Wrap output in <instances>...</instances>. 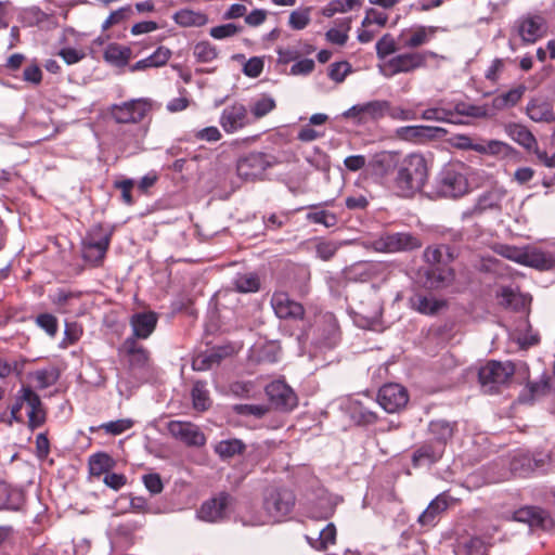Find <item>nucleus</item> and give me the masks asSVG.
Returning <instances> with one entry per match:
<instances>
[{
    "instance_id": "nucleus-1",
    "label": "nucleus",
    "mask_w": 555,
    "mask_h": 555,
    "mask_svg": "<svg viewBox=\"0 0 555 555\" xmlns=\"http://www.w3.org/2000/svg\"><path fill=\"white\" fill-rule=\"evenodd\" d=\"M460 256V250L450 244L428 245L423 251V260L428 266L425 279L433 289L450 286L455 280V270L451 266Z\"/></svg>"
},
{
    "instance_id": "nucleus-2",
    "label": "nucleus",
    "mask_w": 555,
    "mask_h": 555,
    "mask_svg": "<svg viewBox=\"0 0 555 555\" xmlns=\"http://www.w3.org/2000/svg\"><path fill=\"white\" fill-rule=\"evenodd\" d=\"M438 30L437 26L415 24L400 30L397 39L391 34H385L375 44L379 63L389 60L401 49H418L427 46L436 37Z\"/></svg>"
},
{
    "instance_id": "nucleus-3",
    "label": "nucleus",
    "mask_w": 555,
    "mask_h": 555,
    "mask_svg": "<svg viewBox=\"0 0 555 555\" xmlns=\"http://www.w3.org/2000/svg\"><path fill=\"white\" fill-rule=\"evenodd\" d=\"M428 176L429 169L425 157L420 153H411L399 162L393 188L399 196L413 197L423 190Z\"/></svg>"
},
{
    "instance_id": "nucleus-4",
    "label": "nucleus",
    "mask_w": 555,
    "mask_h": 555,
    "mask_svg": "<svg viewBox=\"0 0 555 555\" xmlns=\"http://www.w3.org/2000/svg\"><path fill=\"white\" fill-rule=\"evenodd\" d=\"M401 49L389 60L378 63V70L385 78H392L401 74H412L425 68L430 60L438 59V54L430 50Z\"/></svg>"
},
{
    "instance_id": "nucleus-5",
    "label": "nucleus",
    "mask_w": 555,
    "mask_h": 555,
    "mask_svg": "<svg viewBox=\"0 0 555 555\" xmlns=\"http://www.w3.org/2000/svg\"><path fill=\"white\" fill-rule=\"evenodd\" d=\"M296 495L287 487H271L266 491L263 498L264 517H257L250 521L253 526H261L268 522H281L285 520L294 511Z\"/></svg>"
},
{
    "instance_id": "nucleus-6",
    "label": "nucleus",
    "mask_w": 555,
    "mask_h": 555,
    "mask_svg": "<svg viewBox=\"0 0 555 555\" xmlns=\"http://www.w3.org/2000/svg\"><path fill=\"white\" fill-rule=\"evenodd\" d=\"M114 228L98 222L93 224L81 240L80 250L82 260L91 268H100L104 264L109 249Z\"/></svg>"
},
{
    "instance_id": "nucleus-7",
    "label": "nucleus",
    "mask_w": 555,
    "mask_h": 555,
    "mask_svg": "<svg viewBox=\"0 0 555 555\" xmlns=\"http://www.w3.org/2000/svg\"><path fill=\"white\" fill-rule=\"evenodd\" d=\"M24 404L27 408V427L31 431L42 427L47 423L48 412L39 395L29 386H23L20 389L15 398V402L11 406V417L16 423H24V418L21 413Z\"/></svg>"
},
{
    "instance_id": "nucleus-8",
    "label": "nucleus",
    "mask_w": 555,
    "mask_h": 555,
    "mask_svg": "<svg viewBox=\"0 0 555 555\" xmlns=\"http://www.w3.org/2000/svg\"><path fill=\"white\" fill-rule=\"evenodd\" d=\"M279 164V158L272 153L250 151L237 158L235 169L241 180L256 182L264 180L268 172Z\"/></svg>"
},
{
    "instance_id": "nucleus-9",
    "label": "nucleus",
    "mask_w": 555,
    "mask_h": 555,
    "mask_svg": "<svg viewBox=\"0 0 555 555\" xmlns=\"http://www.w3.org/2000/svg\"><path fill=\"white\" fill-rule=\"evenodd\" d=\"M469 167L462 162L447 164L437 180V191L443 197L459 198L469 192Z\"/></svg>"
},
{
    "instance_id": "nucleus-10",
    "label": "nucleus",
    "mask_w": 555,
    "mask_h": 555,
    "mask_svg": "<svg viewBox=\"0 0 555 555\" xmlns=\"http://www.w3.org/2000/svg\"><path fill=\"white\" fill-rule=\"evenodd\" d=\"M516 373L512 361L489 360L478 370V380L486 392L499 393L503 387L509 386Z\"/></svg>"
},
{
    "instance_id": "nucleus-11",
    "label": "nucleus",
    "mask_w": 555,
    "mask_h": 555,
    "mask_svg": "<svg viewBox=\"0 0 555 555\" xmlns=\"http://www.w3.org/2000/svg\"><path fill=\"white\" fill-rule=\"evenodd\" d=\"M154 103L149 98H139L113 104L108 107V116L119 125H138L149 117Z\"/></svg>"
},
{
    "instance_id": "nucleus-12",
    "label": "nucleus",
    "mask_w": 555,
    "mask_h": 555,
    "mask_svg": "<svg viewBox=\"0 0 555 555\" xmlns=\"http://www.w3.org/2000/svg\"><path fill=\"white\" fill-rule=\"evenodd\" d=\"M512 30L520 38L522 44H533L548 33L547 20L541 12H527L514 23Z\"/></svg>"
},
{
    "instance_id": "nucleus-13",
    "label": "nucleus",
    "mask_w": 555,
    "mask_h": 555,
    "mask_svg": "<svg viewBox=\"0 0 555 555\" xmlns=\"http://www.w3.org/2000/svg\"><path fill=\"white\" fill-rule=\"evenodd\" d=\"M495 253L503 258L512 260L516 263L530 266L538 269H550L555 262L550 253L538 249L527 250L512 245H500L495 248Z\"/></svg>"
},
{
    "instance_id": "nucleus-14",
    "label": "nucleus",
    "mask_w": 555,
    "mask_h": 555,
    "mask_svg": "<svg viewBox=\"0 0 555 555\" xmlns=\"http://www.w3.org/2000/svg\"><path fill=\"white\" fill-rule=\"evenodd\" d=\"M410 400L408 389L398 383H386L377 391L376 401L387 413L403 411Z\"/></svg>"
},
{
    "instance_id": "nucleus-15",
    "label": "nucleus",
    "mask_w": 555,
    "mask_h": 555,
    "mask_svg": "<svg viewBox=\"0 0 555 555\" xmlns=\"http://www.w3.org/2000/svg\"><path fill=\"white\" fill-rule=\"evenodd\" d=\"M219 125L228 134L236 133L253 125L248 107L241 102L227 105L219 117Z\"/></svg>"
},
{
    "instance_id": "nucleus-16",
    "label": "nucleus",
    "mask_w": 555,
    "mask_h": 555,
    "mask_svg": "<svg viewBox=\"0 0 555 555\" xmlns=\"http://www.w3.org/2000/svg\"><path fill=\"white\" fill-rule=\"evenodd\" d=\"M270 305L280 320L302 321L305 319L306 309L304 305L291 298L285 291H275L272 294Z\"/></svg>"
},
{
    "instance_id": "nucleus-17",
    "label": "nucleus",
    "mask_w": 555,
    "mask_h": 555,
    "mask_svg": "<svg viewBox=\"0 0 555 555\" xmlns=\"http://www.w3.org/2000/svg\"><path fill=\"white\" fill-rule=\"evenodd\" d=\"M270 403L280 411L288 412L298 405V398L295 391L284 379H275L264 388Z\"/></svg>"
},
{
    "instance_id": "nucleus-18",
    "label": "nucleus",
    "mask_w": 555,
    "mask_h": 555,
    "mask_svg": "<svg viewBox=\"0 0 555 555\" xmlns=\"http://www.w3.org/2000/svg\"><path fill=\"white\" fill-rule=\"evenodd\" d=\"M168 433L188 447L201 448L206 444V436L199 426L188 421H170L167 424Z\"/></svg>"
},
{
    "instance_id": "nucleus-19",
    "label": "nucleus",
    "mask_w": 555,
    "mask_h": 555,
    "mask_svg": "<svg viewBox=\"0 0 555 555\" xmlns=\"http://www.w3.org/2000/svg\"><path fill=\"white\" fill-rule=\"evenodd\" d=\"M517 521L528 524L531 529L548 531L555 528L551 514L539 506H522L514 512Z\"/></svg>"
},
{
    "instance_id": "nucleus-20",
    "label": "nucleus",
    "mask_w": 555,
    "mask_h": 555,
    "mask_svg": "<svg viewBox=\"0 0 555 555\" xmlns=\"http://www.w3.org/2000/svg\"><path fill=\"white\" fill-rule=\"evenodd\" d=\"M231 502L232 496L228 492H219L201 505L197 512L198 517L208 522L223 520Z\"/></svg>"
},
{
    "instance_id": "nucleus-21",
    "label": "nucleus",
    "mask_w": 555,
    "mask_h": 555,
    "mask_svg": "<svg viewBox=\"0 0 555 555\" xmlns=\"http://www.w3.org/2000/svg\"><path fill=\"white\" fill-rule=\"evenodd\" d=\"M379 244L386 253L411 251L422 247V240L409 232H397L383 235Z\"/></svg>"
},
{
    "instance_id": "nucleus-22",
    "label": "nucleus",
    "mask_w": 555,
    "mask_h": 555,
    "mask_svg": "<svg viewBox=\"0 0 555 555\" xmlns=\"http://www.w3.org/2000/svg\"><path fill=\"white\" fill-rule=\"evenodd\" d=\"M158 323V314L155 311H143L133 313L129 319L132 330L131 336L135 340L147 339L155 331Z\"/></svg>"
},
{
    "instance_id": "nucleus-23",
    "label": "nucleus",
    "mask_w": 555,
    "mask_h": 555,
    "mask_svg": "<svg viewBox=\"0 0 555 555\" xmlns=\"http://www.w3.org/2000/svg\"><path fill=\"white\" fill-rule=\"evenodd\" d=\"M454 500L449 491H443L430 501L426 509L420 515L418 522L423 527L433 528L437 525L439 516L448 509Z\"/></svg>"
},
{
    "instance_id": "nucleus-24",
    "label": "nucleus",
    "mask_w": 555,
    "mask_h": 555,
    "mask_svg": "<svg viewBox=\"0 0 555 555\" xmlns=\"http://www.w3.org/2000/svg\"><path fill=\"white\" fill-rule=\"evenodd\" d=\"M410 307L424 315H435L448 307V300L437 298L431 294L415 293L410 298Z\"/></svg>"
},
{
    "instance_id": "nucleus-25",
    "label": "nucleus",
    "mask_w": 555,
    "mask_h": 555,
    "mask_svg": "<svg viewBox=\"0 0 555 555\" xmlns=\"http://www.w3.org/2000/svg\"><path fill=\"white\" fill-rule=\"evenodd\" d=\"M505 191L493 188L480 194L472 208V215H482L488 211L500 212Z\"/></svg>"
},
{
    "instance_id": "nucleus-26",
    "label": "nucleus",
    "mask_w": 555,
    "mask_h": 555,
    "mask_svg": "<svg viewBox=\"0 0 555 555\" xmlns=\"http://www.w3.org/2000/svg\"><path fill=\"white\" fill-rule=\"evenodd\" d=\"M428 431L431 441L441 446L446 450L447 444L453 439L457 433V422L447 420H434L428 424Z\"/></svg>"
},
{
    "instance_id": "nucleus-27",
    "label": "nucleus",
    "mask_w": 555,
    "mask_h": 555,
    "mask_svg": "<svg viewBox=\"0 0 555 555\" xmlns=\"http://www.w3.org/2000/svg\"><path fill=\"white\" fill-rule=\"evenodd\" d=\"M119 353L128 358L131 367H144L150 361V352L134 338H126L119 348Z\"/></svg>"
},
{
    "instance_id": "nucleus-28",
    "label": "nucleus",
    "mask_w": 555,
    "mask_h": 555,
    "mask_svg": "<svg viewBox=\"0 0 555 555\" xmlns=\"http://www.w3.org/2000/svg\"><path fill=\"white\" fill-rule=\"evenodd\" d=\"M491 537L473 535L455 546L456 555H489L492 547Z\"/></svg>"
},
{
    "instance_id": "nucleus-29",
    "label": "nucleus",
    "mask_w": 555,
    "mask_h": 555,
    "mask_svg": "<svg viewBox=\"0 0 555 555\" xmlns=\"http://www.w3.org/2000/svg\"><path fill=\"white\" fill-rule=\"evenodd\" d=\"M444 451L441 446L436 444L434 441H425L413 452L412 464L414 467H417L424 464L437 463L442 457Z\"/></svg>"
},
{
    "instance_id": "nucleus-30",
    "label": "nucleus",
    "mask_w": 555,
    "mask_h": 555,
    "mask_svg": "<svg viewBox=\"0 0 555 555\" xmlns=\"http://www.w3.org/2000/svg\"><path fill=\"white\" fill-rule=\"evenodd\" d=\"M131 57V48L117 42L108 43L103 51V60L107 64L118 68L127 66Z\"/></svg>"
},
{
    "instance_id": "nucleus-31",
    "label": "nucleus",
    "mask_w": 555,
    "mask_h": 555,
    "mask_svg": "<svg viewBox=\"0 0 555 555\" xmlns=\"http://www.w3.org/2000/svg\"><path fill=\"white\" fill-rule=\"evenodd\" d=\"M335 507L331 504V500L324 490L320 489V493L315 500H309L307 513L310 518L315 520H326L334 515Z\"/></svg>"
},
{
    "instance_id": "nucleus-32",
    "label": "nucleus",
    "mask_w": 555,
    "mask_h": 555,
    "mask_svg": "<svg viewBox=\"0 0 555 555\" xmlns=\"http://www.w3.org/2000/svg\"><path fill=\"white\" fill-rule=\"evenodd\" d=\"M399 162L398 155L395 153L383 152L377 154L371 163L373 175L384 180L395 170H398Z\"/></svg>"
},
{
    "instance_id": "nucleus-33",
    "label": "nucleus",
    "mask_w": 555,
    "mask_h": 555,
    "mask_svg": "<svg viewBox=\"0 0 555 555\" xmlns=\"http://www.w3.org/2000/svg\"><path fill=\"white\" fill-rule=\"evenodd\" d=\"M116 466V461L106 452H96L88 459V470L91 478L105 476Z\"/></svg>"
},
{
    "instance_id": "nucleus-34",
    "label": "nucleus",
    "mask_w": 555,
    "mask_h": 555,
    "mask_svg": "<svg viewBox=\"0 0 555 555\" xmlns=\"http://www.w3.org/2000/svg\"><path fill=\"white\" fill-rule=\"evenodd\" d=\"M528 117L535 122L555 121L553 105L541 99H532L527 105Z\"/></svg>"
},
{
    "instance_id": "nucleus-35",
    "label": "nucleus",
    "mask_w": 555,
    "mask_h": 555,
    "mask_svg": "<svg viewBox=\"0 0 555 555\" xmlns=\"http://www.w3.org/2000/svg\"><path fill=\"white\" fill-rule=\"evenodd\" d=\"M276 108V101L275 99L268 93H261L257 98H255L249 106L248 112L249 116L253 120V124L259 119H262L267 115H269L271 112H273Z\"/></svg>"
},
{
    "instance_id": "nucleus-36",
    "label": "nucleus",
    "mask_w": 555,
    "mask_h": 555,
    "mask_svg": "<svg viewBox=\"0 0 555 555\" xmlns=\"http://www.w3.org/2000/svg\"><path fill=\"white\" fill-rule=\"evenodd\" d=\"M349 416L358 426L374 425L378 421V414L369 409L361 400H353L349 405Z\"/></svg>"
},
{
    "instance_id": "nucleus-37",
    "label": "nucleus",
    "mask_w": 555,
    "mask_h": 555,
    "mask_svg": "<svg viewBox=\"0 0 555 555\" xmlns=\"http://www.w3.org/2000/svg\"><path fill=\"white\" fill-rule=\"evenodd\" d=\"M171 57V51L166 47H158L151 55L138 61L131 66L132 72L145 70L152 67H160L167 64Z\"/></svg>"
},
{
    "instance_id": "nucleus-38",
    "label": "nucleus",
    "mask_w": 555,
    "mask_h": 555,
    "mask_svg": "<svg viewBox=\"0 0 555 555\" xmlns=\"http://www.w3.org/2000/svg\"><path fill=\"white\" fill-rule=\"evenodd\" d=\"M525 92V85H518L517 87L494 96L492 100V105L496 109L514 107L521 100Z\"/></svg>"
},
{
    "instance_id": "nucleus-39",
    "label": "nucleus",
    "mask_w": 555,
    "mask_h": 555,
    "mask_svg": "<svg viewBox=\"0 0 555 555\" xmlns=\"http://www.w3.org/2000/svg\"><path fill=\"white\" fill-rule=\"evenodd\" d=\"M507 134L519 145L524 146L527 150H531L537 145V140L532 132L524 125L520 124H509L506 126Z\"/></svg>"
},
{
    "instance_id": "nucleus-40",
    "label": "nucleus",
    "mask_w": 555,
    "mask_h": 555,
    "mask_svg": "<svg viewBox=\"0 0 555 555\" xmlns=\"http://www.w3.org/2000/svg\"><path fill=\"white\" fill-rule=\"evenodd\" d=\"M214 451L221 460H229L235 455H242L246 451V446L240 439H227L219 441L214 447Z\"/></svg>"
},
{
    "instance_id": "nucleus-41",
    "label": "nucleus",
    "mask_w": 555,
    "mask_h": 555,
    "mask_svg": "<svg viewBox=\"0 0 555 555\" xmlns=\"http://www.w3.org/2000/svg\"><path fill=\"white\" fill-rule=\"evenodd\" d=\"M192 405L198 412L207 411L211 405L209 391L206 388V382L196 380L191 390Z\"/></svg>"
},
{
    "instance_id": "nucleus-42",
    "label": "nucleus",
    "mask_w": 555,
    "mask_h": 555,
    "mask_svg": "<svg viewBox=\"0 0 555 555\" xmlns=\"http://www.w3.org/2000/svg\"><path fill=\"white\" fill-rule=\"evenodd\" d=\"M175 22L182 27H198L207 23V15L189 9H182L175 13Z\"/></svg>"
},
{
    "instance_id": "nucleus-43",
    "label": "nucleus",
    "mask_w": 555,
    "mask_h": 555,
    "mask_svg": "<svg viewBox=\"0 0 555 555\" xmlns=\"http://www.w3.org/2000/svg\"><path fill=\"white\" fill-rule=\"evenodd\" d=\"M336 527L334 524H328L326 527L319 533L317 538L307 537V541L311 547L317 551H325L330 545L335 544L336 542Z\"/></svg>"
},
{
    "instance_id": "nucleus-44",
    "label": "nucleus",
    "mask_w": 555,
    "mask_h": 555,
    "mask_svg": "<svg viewBox=\"0 0 555 555\" xmlns=\"http://www.w3.org/2000/svg\"><path fill=\"white\" fill-rule=\"evenodd\" d=\"M224 354V347H219L208 354H199L192 361V369L194 371H207L211 369L214 364L220 363Z\"/></svg>"
},
{
    "instance_id": "nucleus-45",
    "label": "nucleus",
    "mask_w": 555,
    "mask_h": 555,
    "mask_svg": "<svg viewBox=\"0 0 555 555\" xmlns=\"http://www.w3.org/2000/svg\"><path fill=\"white\" fill-rule=\"evenodd\" d=\"M260 286V278L255 272L238 274L234 280V287L238 293H256Z\"/></svg>"
},
{
    "instance_id": "nucleus-46",
    "label": "nucleus",
    "mask_w": 555,
    "mask_h": 555,
    "mask_svg": "<svg viewBox=\"0 0 555 555\" xmlns=\"http://www.w3.org/2000/svg\"><path fill=\"white\" fill-rule=\"evenodd\" d=\"M362 105L367 122L377 121L387 115L389 101L374 100L363 103Z\"/></svg>"
},
{
    "instance_id": "nucleus-47",
    "label": "nucleus",
    "mask_w": 555,
    "mask_h": 555,
    "mask_svg": "<svg viewBox=\"0 0 555 555\" xmlns=\"http://www.w3.org/2000/svg\"><path fill=\"white\" fill-rule=\"evenodd\" d=\"M433 130V128L427 126H404L397 129V135L398 138L411 141V142H421L422 139L429 135V132Z\"/></svg>"
},
{
    "instance_id": "nucleus-48",
    "label": "nucleus",
    "mask_w": 555,
    "mask_h": 555,
    "mask_svg": "<svg viewBox=\"0 0 555 555\" xmlns=\"http://www.w3.org/2000/svg\"><path fill=\"white\" fill-rule=\"evenodd\" d=\"M218 50L211 42L204 40L194 46L193 55L198 63H210L218 57Z\"/></svg>"
},
{
    "instance_id": "nucleus-49",
    "label": "nucleus",
    "mask_w": 555,
    "mask_h": 555,
    "mask_svg": "<svg viewBox=\"0 0 555 555\" xmlns=\"http://www.w3.org/2000/svg\"><path fill=\"white\" fill-rule=\"evenodd\" d=\"M83 335V327L78 322H66L64 330V337L60 343V348L67 349L76 345Z\"/></svg>"
},
{
    "instance_id": "nucleus-50",
    "label": "nucleus",
    "mask_w": 555,
    "mask_h": 555,
    "mask_svg": "<svg viewBox=\"0 0 555 555\" xmlns=\"http://www.w3.org/2000/svg\"><path fill=\"white\" fill-rule=\"evenodd\" d=\"M351 28V18H344L338 27L331 28L326 31V39L334 44L344 46L348 40V31Z\"/></svg>"
},
{
    "instance_id": "nucleus-51",
    "label": "nucleus",
    "mask_w": 555,
    "mask_h": 555,
    "mask_svg": "<svg viewBox=\"0 0 555 555\" xmlns=\"http://www.w3.org/2000/svg\"><path fill=\"white\" fill-rule=\"evenodd\" d=\"M479 106L467 104L465 102H459L453 106V108H451V114L454 115L452 117L451 124H463V117H476L479 115Z\"/></svg>"
},
{
    "instance_id": "nucleus-52",
    "label": "nucleus",
    "mask_w": 555,
    "mask_h": 555,
    "mask_svg": "<svg viewBox=\"0 0 555 555\" xmlns=\"http://www.w3.org/2000/svg\"><path fill=\"white\" fill-rule=\"evenodd\" d=\"M454 115L451 114L450 107H443L441 105H437L434 107L426 108L418 115V118L425 120H434V121H442L451 124L452 117Z\"/></svg>"
},
{
    "instance_id": "nucleus-53",
    "label": "nucleus",
    "mask_w": 555,
    "mask_h": 555,
    "mask_svg": "<svg viewBox=\"0 0 555 555\" xmlns=\"http://www.w3.org/2000/svg\"><path fill=\"white\" fill-rule=\"evenodd\" d=\"M311 8H300L294 10L288 17V25L294 30H301L306 28L311 21Z\"/></svg>"
},
{
    "instance_id": "nucleus-54",
    "label": "nucleus",
    "mask_w": 555,
    "mask_h": 555,
    "mask_svg": "<svg viewBox=\"0 0 555 555\" xmlns=\"http://www.w3.org/2000/svg\"><path fill=\"white\" fill-rule=\"evenodd\" d=\"M113 188L120 191V199L127 206H132L135 203V199L132 195V191L134 188V180L126 178L121 180H116L113 183Z\"/></svg>"
},
{
    "instance_id": "nucleus-55",
    "label": "nucleus",
    "mask_w": 555,
    "mask_h": 555,
    "mask_svg": "<svg viewBox=\"0 0 555 555\" xmlns=\"http://www.w3.org/2000/svg\"><path fill=\"white\" fill-rule=\"evenodd\" d=\"M132 14V9L130 5L121 7L115 11H113L108 17L104 21L102 25L103 30H107L111 27L121 24L125 21L129 20Z\"/></svg>"
},
{
    "instance_id": "nucleus-56",
    "label": "nucleus",
    "mask_w": 555,
    "mask_h": 555,
    "mask_svg": "<svg viewBox=\"0 0 555 555\" xmlns=\"http://www.w3.org/2000/svg\"><path fill=\"white\" fill-rule=\"evenodd\" d=\"M339 245L333 241H326L324 238L315 240V251L320 259L324 261L331 260L337 253Z\"/></svg>"
},
{
    "instance_id": "nucleus-57",
    "label": "nucleus",
    "mask_w": 555,
    "mask_h": 555,
    "mask_svg": "<svg viewBox=\"0 0 555 555\" xmlns=\"http://www.w3.org/2000/svg\"><path fill=\"white\" fill-rule=\"evenodd\" d=\"M242 26L233 24V23H227L222 25H218L215 27H211L209 30V35L217 40H222L225 38H231L236 36L242 31Z\"/></svg>"
},
{
    "instance_id": "nucleus-58",
    "label": "nucleus",
    "mask_w": 555,
    "mask_h": 555,
    "mask_svg": "<svg viewBox=\"0 0 555 555\" xmlns=\"http://www.w3.org/2000/svg\"><path fill=\"white\" fill-rule=\"evenodd\" d=\"M35 322L49 336L54 337L57 334L59 321L53 314L48 312L40 313L36 317Z\"/></svg>"
},
{
    "instance_id": "nucleus-59",
    "label": "nucleus",
    "mask_w": 555,
    "mask_h": 555,
    "mask_svg": "<svg viewBox=\"0 0 555 555\" xmlns=\"http://www.w3.org/2000/svg\"><path fill=\"white\" fill-rule=\"evenodd\" d=\"M350 73L351 65L347 61L335 62L328 67V77L336 83L343 82Z\"/></svg>"
},
{
    "instance_id": "nucleus-60",
    "label": "nucleus",
    "mask_w": 555,
    "mask_h": 555,
    "mask_svg": "<svg viewBox=\"0 0 555 555\" xmlns=\"http://www.w3.org/2000/svg\"><path fill=\"white\" fill-rule=\"evenodd\" d=\"M380 30V28L375 27V25L363 18L361 26L358 28L357 38L361 43H369L374 40Z\"/></svg>"
},
{
    "instance_id": "nucleus-61",
    "label": "nucleus",
    "mask_w": 555,
    "mask_h": 555,
    "mask_svg": "<svg viewBox=\"0 0 555 555\" xmlns=\"http://www.w3.org/2000/svg\"><path fill=\"white\" fill-rule=\"evenodd\" d=\"M43 74L36 61L28 64L23 72V80L35 86H39L42 82Z\"/></svg>"
},
{
    "instance_id": "nucleus-62",
    "label": "nucleus",
    "mask_w": 555,
    "mask_h": 555,
    "mask_svg": "<svg viewBox=\"0 0 555 555\" xmlns=\"http://www.w3.org/2000/svg\"><path fill=\"white\" fill-rule=\"evenodd\" d=\"M308 218L312 222L319 223V224H323L326 228L334 227L337 223L336 215L331 212V211L324 210V209H320V210H315L313 212H310L308 215Z\"/></svg>"
},
{
    "instance_id": "nucleus-63",
    "label": "nucleus",
    "mask_w": 555,
    "mask_h": 555,
    "mask_svg": "<svg viewBox=\"0 0 555 555\" xmlns=\"http://www.w3.org/2000/svg\"><path fill=\"white\" fill-rule=\"evenodd\" d=\"M132 426L133 422L131 420H117L104 423L100 426V428L104 429L107 434L117 436L130 429Z\"/></svg>"
},
{
    "instance_id": "nucleus-64",
    "label": "nucleus",
    "mask_w": 555,
    "mask_h": 555,
    "mask_svg": "<svg viewBox=\"0 0 555 555\" xmlns=\"http://www.w3.org/2000/svg\"><path fill=\"white\" fill-rule=\"evenodd\" d=\"M57 55L61 56L67 65H74L86 57V52L82 49L65 47L57 52Z\"/></svg>"
}]
</instances>
